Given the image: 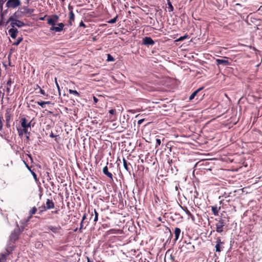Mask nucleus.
Returning a JSON list of instances; mask_svg holds the SVG:
<instances>
[{
	"instance_id": "nucleus-24",
	"label": "nucleus",
	"mask_w": 262,
	"mask_h": 262,
	"mask_svg": "<svg viewBox=\"0 0 262 262\" xmlns=\"http://www.w3.org/2000/svg\"><path fill=\"white\" fill-rule=\"evenodd\" d=\"M16 26L18 27V28H20V27L25 26L26 25V24L24 22H23L21 20H18V19H17L16 20Z\"/></svg>"
},
{
	"instance_id": "nucleus-64",
	"label": "nucleus",
	"mask_w": 262,
	"mask_h": 262,
	"mask_svg": "<svg viewBox=\"0 0 262 262\" xmlns=\"http://www.w3.org/2000/svg\"><path fill=\"white\" fill-rule=\"evenodd\" d=\"M62 2H64L66 0H61Z\"/></svg>"
},
{
	"instance_id": "nucleus-45",
	"label": "nucleus",
	"mask_w": 262,
	"mask_h": 262,
	"mask_svg": "<svg viewBox=\"0 0 262 262\" xmlns=\"http://www.w3.org/2000/svg\"><path fill=\"white\" fill-rule=\"evenodd\" d=\"M31 122L32 121H30L29 122H28L27 124V126H26V128L27 129H29L30 128V129H31Z\"/></svg>"
},
{
	"instance_id": "nucleus-48",
	"label": "nucleus",
	"mask_w": 262,
	"mask_h": 262,
	"mask_svg": "<svg viewBox=\"0 0 262 262\" xmlns=\"http://www.w3.org/2000/svg\"><path fill=\"white\" fill-rule=\"evenodd\" d=\"M102 227L103 228H108L110 227V225L107 224H103L102 225Z\"/></svg>"
},
{
	"instance_id": "nucleus-6",
	"label": "nucleus",
	"mask_w": 262,
	"mask_h": 262,
	"mask_svg": "<svg viewBox=\"0 0 262 262\" xmlns=\"http://www.w3.org/2000/svg\"><path fill=\"white\" fill-rule=\"evenodd\" d=\"M68 9L70 10L69 24L70 26H72L73 22H74L75 20V15L73 11V7L72 6H69Z\"/></svg>"
},
{
	"instance_id": "nucleus-26",
	"label": "nucleus",
	"mask_w": 262,
	"mask_h": 262,
	"mask_svg": "<svg viewBox=\"0 0 262 262\" xmlns=\"http://www.w3.org/2000/svg\"><path fill=\"white\" fill-rule=\"evenodd\" d=\"M23 40V37H18L17 40L13 43V45L17 46H18Z\"/></svg>"
},
{
	"instance_id": "nucleus-63",
	"label": "nucleus",
	"mask_w": 262,
	"mask_h": 262,
	"mask_svg": "<svg viewBox=\"0 0 262 262\" xmlns=\"http://www.w3.org/2000/svg\"><path fill=\"white\" fill-rule=\"evenodd\" d=\"M51 184H52V185H54L53 182H52Z\"/></svg>"
},
{
	"instance_id": "nucleus-40",
	"label": "nucleus",
	"mask_w": 262,
	"mask_h": 262,
	"mask_svg": "<svg viewBox=\"0 0 262 262\" xmlns=\"http://www.w3.org/2000/svg\"><path fill=\"white\" fill-rule=\"evenodd\" d=\"M83 222L81 221L80 225V228L79 229V231L80 233L82 232V229H83Z\"/></svg>"
},
{
	"instance_id": "nucleus-19",
	"label": "nucleus",
	"mask_w": 262,
	"mask_h": 262,
	"mask_svg": "<svg viewBox=\"0 0 262 262\" xmlns=\"http://www.w3.org/2000/svg\"><path fill=\"white\" fill-rule=\"evenodd\" d=\"M123 163L124 168L130 173V170L129 168L128 167V165H131L130 163L127 162V161L124 158L123 159Z\"/></svg>"
},
{
	"instance_id": "nucleus-29",
	"label": "nucleus",
	"mask_w": 262,
	"mask_h": 262,
	"mask_svg": "<svg viewBox=\"0 0 262 262\" xmlns=\"http://www.w3.org/2000/svg\"><path fill=\"white\" fill-rule=\"evenodd\" d=\"M107 60L108 61H114L115 59L111 55L108 54L107 55Z\"/></svg>"
},
{
	"instance_id": "nucleus-16",
	"label": "nucleus",
	"mask_w": 262,
	"mask_h": 262,
	"mask_svg": "<svg viewBox=\"0 0 262 262\" xmlns=\"http://www.w3.org/2000/svg\"><path fill=\"white\" fill-rule=\"evenodd\" d=\"M204 89V87H201L197 89L196 91H195L189 97V100H191L196 96L197 94L200 92L201 90H202Z\"/></svg>"
},
{
	"instance_id": "nucleus-2",
	"label": "nucleus",
	"mask_w": 262,
	"mask_h": 262,
	"mask_svg": "<svg viewBox=\"0 0 262 262\" xmlns=\"http://www.w3.org/2000/svg\"><path fill=\"white\" fill-rule=\"evenodd\" d=\"M20 0H8L6 4V7L8 9H15L21 5Z\"/></svg>"
},
{
	"instance_id": "nucleus-57",
	"label": "nucleus",
	"mask_w": 262,
	"mask_h": 262,
	"mask_svg": "<svg viewBox=\"0 0 262 262\" xmlns=\"http://www.w3.org/2000/svg\"><path fill=\"white\" fill-rule=\"evenodd\" d=\"M50 137L51 138H54L55 137V136L54 135L53 133H51V134H50Z\"/></svg>"
},
{
	"instance_id": "nucleus-54",
	"label": "nucleus",
	"mask_w": 262,
	"mask_h": 262,
	"mask_svg": "<svg viewBox=\"0 0 262 262\" xmlns=\"http://www.w3.org/2000/svg\"><path fill=\"white\" fill-rule=\"evenodd\" d=\"M47 15H46L43 17H40L39 19L41 20H44L45 19V17H47Z\"/></svg>"
},
{
	"instance_id": "nucleus-9",
	"label": "nucleus",
	"mask_w": 262,
	"mask_h": 262,
	"mask_svg": "<svg viewBox=\"0 0 262 262\" xmlns=\"http://www.w3.org/2000/svg\"><path fill=\"white\" fill-rule=\"evenodd\" d=\"M143 43L145 45L152 46L155 44V41L150 37H145L143 39Z\"/></svg>"
},
{
	"instance_id": "nucleus-1",
	"label": "nucleus",
	"mask_w": 262,
	"mask_h": 262,
	"mask_svg": "<svg viewBox=\"0 0 262 262\" xmlns=\"http://www.w3.org/2000/svg\"><path fill=\"white\" fill-rule=\"evenodd\" d=\"M59 18V16L56 14L52 15L48 17L47 19V24L49 25L52 26L50 29V31L60 32L63 30L64 25L62 23H58L57 27L55 26L56 22L58 20Z\"/></svg>"
},
{
	"instance_id": "nucleus-47",
	"label": "nucleus",
	"mask_w": 262,
	"mask_h": 262,
	"mask_svg": "<svg viewBox=\"0 0 262 262\" xmlns=\"http://www.w3.org/2000/svg\"><path fill=\"white\" fill-rule=\"evenodd\" d=\"M161 140L160 139H156V146H159L161 144Z\"/></svg>"
},
{
	"instance_id": "nucleus-28",
	"label": "nucleus",
	"mask_w": 262,
	"mask_h": 262,
	"mask_svg": "<svg viewBox=\"0 0 262 262\" xmlns=\"http://www.w3.org/2000/svg\"><path fill=\"white\" fill-rule=\"evenodd\" d=\"M94 214H95V217H94V221L95 222H97L98 220V213L97 212V211L96 210V209H94Z\"/></svg>"
},
{
	"instance_id": "nucleus-43",
	"label": "nucleus",
	"mask_w": 262,
	"mask_h": 262,
	"mask_svg": "<svg viewBox=\"0 0 262 262\" xmlns=\"http://www.w3.org/2000/svg\"><path fill=\"white\" fill-rule=\"evenodd\" d=\"M116 111L115 109H111L109 111V113L113 115L116 114Z\"/></svg>"
},
{
	"instance_id": "nucleus-52",
	"label": "nucleus",
	"mask_w": 262,
	"mask_h": 262,
	"mask_svg": "<svg viewBox=\"0 0 262 262\" xmlns=\"http://www.w3.org/2000/svg\"><path fill=\"white\" fill-rule=\"evenodd\" d=\"M6 91H7L8 94H9L10 93V86H7Z\"/></svg>"
},
{
	"instance_id": "nucleus-46",
	"label": "nucleus",
	"mask_w": 262,
	"mask_h": 262,
	"mask_svg": "<svg viewBox=\"0 0 262 262\" xmlns=\"http://www.w3.org/2000/svg\"><path fill=\"white\" fill-rule=\"evenodd\" d=\"M24 9H25L26 12L27 13H31L33 12V10L31 11L30 9H28L27 7H24Z\"/></svg>"
},
{
	"instance_id": "nucleus-33",
	"label": "nucleus",
	"mask_w": 262,
	"mask_h": 262,
	"mask_svg": "<svg viewBox=\"0 0 262 262\" xmlns=\"http://www.w3.org/2000/svg\"><path fill=\"white\" fill-rule=\"evenodd\" d=\"M212 211L215 215H217L218 214V210L216 207H212Z\"/></svg>"
},
{
	"instance_id": "nucleus-3",
	"label": "nucleus",
	"mask_w": 262,
	"mask_h": 262,
	"mask_svg": "<svg viewBox=\"0 0 262 262\" xmlns=\"http://www.w3.org/2000/svg\"><path fill=\"white\" fill-rule=\"evenodd\" d=\"M46 228L51 231L52 233L54 234H59L60 233L62 228L60 225L57 226H52V225H47L46 226Z\"/></svg>"
},
{
	"instance_id": "nucleus-37",
	"label": "nucleus",
	"mask_w": 262,
	"mask_h": 262,
	"mask_svg": "<svg viewBox=\"0 0 262 262\" xmlns=\"http://www.w3.org/2000/svg\"><path fill=\"white\" fill-rule=\"evenodd\" d=\"M30 171H31V174H32L34 179L35 180V181H37L38 179H37V177L36 174L34 171H33L32 170H30Z\"/></svg>"
},
{
	"instance_id": "nucleus-34",
	"label": "nucleus",
	"mask_w": 262,
	"mask_h": 262,
	"mask_svg": "<svg viewBox=\"0 0 262 262\" xmlns=\"http://www.w3.org/2000/svg\"><path fill=\"white\" fill-rule=\"evenodd\" d=\"M188 38V35H185L184 36H181L180 38H179L178 40V41H182V40H184L185 39H186V38Z\"/></svg>"
},
{
	"instance_id": "nucleus-23",
	"label": "nucleus",
	"mask_w": 262,
	"mask_h": 262,
	"mask_svg": "<svg viewBox=\"0 0 262 262\" xmlns=\"http://www.w3.org/2000/svg\"><path fill=\"white\" fill-rule=\"evenodd\" d=\"M168 7V9L169 12H172L174 10L173 7L171 3L170 0L167 1Z\"/></svg>"
},
{
	"instance_id": "nucleus-55",
	"label": "nucleus",
	"mask_w": 262,
	"mask_h": 262,
	"mask_svg": "<svg viewBox=\"0 0 262 262\" xmlns=\"http://www.w3.org/2000/svg\"><path fill=\"white\" fill-rule=\"evenodd\" d=\"M7 1H8V0H0V2H1V3L3 5H4V4L6 2H7Z\"/></svg>"
},
{
	"instance_id": "nucleus-4",
	"label": "nucleus",
	"mask_w": 262,
	"mask_h": 262,
	"mask_svg": "<svg viewBox=\"0 0 262 262\" xmlns=\"http://www.w3.org/2000/svg\"><path fill=\"white\" fill-rule=\"evenodd\" d=\"M216 244L215 246V251L216 252H220L222 251V249L224 248V247L222 245L224 244V243L223 242H222L220 237H218L216 238Z\"/></svg>"
},
{
	"instance_id": "nucleus-53",
	"label": "nucleus",
	"mask_w": 262,
	"mask_h": 262,
	"mask_svg": "<svg viewBox=\"0 0 262 262\" xmlns=\"http://www.w3.org/2000/svg\"><path fill=\"white\" fill-rule=\"evenodd\" d=\"M55 83H56V86L57 87L58 90L59 91V85H58V83L57 82L56 78H55Z\"/></svg>"
},
{
	"instance_id": "nucleus-61",
	"label": "nucleus",
	"mask_w": 262,
	"mask_h": 262,
	"mask_svg": "<svg viewBox=\"0 0 262 262\" xmlns=\"http://www.w3.org/2000/svg\"><path fill=\"white\" fill-rule=\"evenodd\" d=\"M88 262H92V261H91L90 260V259H89V258H88Z\"/></svg>"
},
{
	"instance_id": "nucleus-8",
	"label": "nucleus",
	"mask_w": 262,
	"mask_h": 262,
	"mask_svg": "<svg viewBox=\"0 0 262 262\" xmlns=\"http://www.w3.org/2000/svg\"><path fill=\"white\" fill-rule=\"evenodd\" d=\"M185 243L186 245L183 246V247L187 250V252H192L194 251L195 247L191 242L186 243L185 242Z\"/></svg>"
},
{
	"instance_id": "nucleus-11",
	"label": "nucleus",
	"mask_w": 262,
	"mask_h": 262,
	"mask_svg": "<svg viewBox=\"0 0 262 262\" xmlns=\"http://www.w3.org/2000/svg\"><path fill=\"white\" fill-rule=\"evenodd\" d=\"M18 31L16 28H11L8 30V33L12 38H15L17 36Z\"/></svg>"
},
{
	"instance_id": "nucleus-18",
	"label": "nucleus",
	"mask_w": 262,
	"mask_h": 262,
	"mask_svg": "<svg viewBox=\"0 0 262 262\" xmlns=\"http://www.w3.org/2000/svg\"><path fill=\"white\" fill-rule=\"evenodd\" d=\"M37 211V209L36 207H33L30 211H29V216L28 217V220H29L32 218L33 215L35 214Z\"/></svg>"
},
{
	"instance_id": "nucleus-21",
	"label": "nucleus",
	"mask_w": 262,
	"mask_h": 262,
	"mask_svg": "<svg viewBox=\"0 0 262 262\" xmlns=\"http://www.w3.org/2000/svg\"><path fill=\"white\" fill-rule=\"evenodd\" d=\"M8 12V9L4 10L3 8H2V11L0 10V16L2 19H5V15L7 14Z\"/></svg>"
},
{
	"instance_id": "nucleus-56",
	"label": "nucleus",
	"mask_w": 262,
	"mask_h": 262,
	"mask_svg": "<svg viewBox=\"0 0 262 262\" xmlns=\"http://www.w3.org/2000/svg\"><path fill=\"white\" fill-rule=\"evenodd\" d=\"M30 136V134L26 135V139L27 141L29 140Z\"/></svg>"
},
{
	"instance_id": "nucleus-25",
	"label": "nucleus",
	"mask_w": 262,
	"mask_h": 262,
	"mask_svg": "<svg viewBox=\"0 0 262 262\" xmlns=\"http://www.w3.org/2000/svg\"><path fill=\"white\" fill-rule=\"evenodd\" d=\"M17 19H15L14 17V16H10L9 19L6 21L5 26H6L9 22H13L15 21Z\"/></svg>"
},
{
	"instance_id": "nucleus-27",
	"label": "nucleus",
	"mask_w": 262,
	"mask_h": 262,
	"mask_svg": "<svg viewBox=\"0 0 262 262\" xmlns=\"http://www.w3.org/2000/svg\"><path fill=\"white\" fill-rule=\"evenodd\" d=\"M69 92L71 94H73V95H76L77 96H80L79 93L76 90H73L70 89L69 90Z\"/></svg>"
},
{
	"instance_id": "nucleus-49",
	"label": "nucleus",
	"mask_w": 262,
	"mask_h": 262,
	"mask_svg": "<svg viewBox=\"0 0 262 262\" xmlns=\"http://www.w3.org/2000/svg\"><path fill=\"white\" fill-rule=\"evenodd\" d=\"M79 26L80 27H84V28L86 27L85 25L84 24V23L82 21H81L80 23Z\"/></svg>"
},
{
	"instance_id": "nucleus-32",
	"label": "nucleus",
	"mask_w": 262,
	"mask_h": 262,
	"mask_svg": "<svg viewBox=\"0 0 262 262\" xmlns=\"http://www.w3.org/2000/svg\"><path fill=\"white\" fill-rule=\"evenodd\" d=\"M37 104L39 105L42 108L45 107V101H37L36 102Z\"/></svg>"
},
{
	"instance_id": "nucleus-17",
	"label": "nucleus",
	"mask_w": 262,
	"mask_h": 262,
	"mask_svg": "<svg viewBox=\"0 0 262 262\" xmlns=\"http://www.w3.org/2000/svg\"><path fill=\"white\" fill-rule=\"evenodd\" d=\"M18 234L14 232L11 233L10 236V239L11 242H14L18 239Z\"/></svg>"
},
{
	"instance_id": "nucleus-14",
	"label": "nucleus",
	"mask_w": 262,
	"mask_h": 262,
	"mask_svg": "<svg viewBox=\"0 0 262 262\" xmlns=\"http://www.w3.org/2000/svg\"><path fill=\"white\" fill-rule=\"evenodd\" d=\"M47 209L54 208L55 207L54 203L52 200L47 199L46 201V205L45 206Z\"/></svg>"
},
{
	"instance_id": "nucleus-60",
	"label": "nucleus",
	"mask_w": 262,
	"mask_h": 262,
	"mask_svg": "<svg viewBox=\"0 0 262 262\" xmlns=\"http://www.w3.org/2000/svg\"><path fill=\"white\" fill-rule=\"evenodd\" d=\"M53 213H58V210H56L55 211H53Z\"/></svg>"
},
{
	"instance_id": "nucleus-7",
	"label": "nucleus",
	"mask_w": 262,
	"mask_h": 262,
	"mask_svg": "<svg viewBox=\"0 0 262 262\" xmlns=\"http://www.w3.org/2000/svg\"><path fill=\"white\" fill-rule=\"evenodd\" d=\"M216 64L217 66L222 65L223 66H227L230 65V62L226 59H216L215 60Z\"/></svg>"
},
{
	"instance_id": "nucleus-35",
	"label": "nucleus",
	"mask_w": 262,
	"mask_h": 262,
	"mask_svg": "<svg viewBox=\"0 0 262 262\" xmlns=\"http://www.w3.org/2000/svg\"><path fill=\"white\" fill-rule=\"evenodd\" d=\"M23 132H24V134H26V135L30 134V132L29 130V129L26 128H23Z\"/></svg>"
},
{
	"instance_id": "nucleus-39",
	"label": "nucleus",
	"mask_w": 262,
	"mask_h": 262,
	"mask_svg": "<svg viewBox=\"0 0 262 262\" xmlns=\"http://www.w3.org/2000/svg\"><path fill=\"white\" fill-rule=\"evenodd\" d=\"M17 131L19 136L21 137L23 135L24 132H23V129L17 128Z\"/></svg>"
},
{
	"instance_id": "nucleus-50",
	"label": "nucleus",
	"mask_w": 262,
	"mask_h": 262,
	"mask_svg": "<svg viewBox=\"0 0 262 262\" xmlns=\"http://www.w3.org/2000/svg\"><path fill=\"white\" fill-rule=\"evenodd\" d=\"M86 213H84L83 215L81 221L83 222L86 219Z\"/></svg>"
},
{
	"instance_id": "nucleus-30",
	"label": "nucleus",
	"mask_w": 262,
	"mask_h": 262,
	"mask_svg": "<svg viewBox=\"0 0 262 262\" xmlns=\"http://www.w3.org/2000/svg\"><path fill=\"white\" fill-rule=\"evenodd\" d=\"M117 18L118 15H116L114 18L108 21V23L110 24H114L116 22Z\"/></svg>"
},
{
	"instance_id": "nucleus-38",
	"label": "nucleus",
	"mask_w": 262,
	"mask_h": 262,
	"mask_svg": "<svg viewBox=\"0 0 262 262\" xmlns=\"http://www.w3.org/2000/svg\"><path fill=\"white\" fill-rule=\"evenodd\" d=\"M8 254H3L2 255V257L0 258V261L1 262H3L2 261H5L6 260V257L7 256V255H8Z\"/></svg>"
},
{
	"instance_id": "nucleus-44",
	"label": "nucleus",
	"mask_w": 262,
	"mask_h": 262,
	"mask_svg": "<svg viewBox=\"0 0 262 262\" xmlns=\"http://www.w3.org/2000/svg\"><path fill=\"white\" fill-rule=\"evenodd\" d=\"M4 19H2V17H1L0 26H1L2 25H5L6 22L4 21Z\"/></svg>"
},
{
	"instance_id": "nucleus-51",
	"label": "nucleus",
	"mask_w": 262,
	"mask_h": 262,
	"mask_svg": "<svg viewBox=\"0 0 262 262\" xmlns=\"http://www.w3.org/2000/svg\"><path fill=\"white\" fill-rule=\"evenodd\" d=\"M143 121H144V119H140V120H139L138 121V124L139 125H140V124H141L143 123Z\"/></svg>"
},
{
	"instance_id": "nucleus-59",
	"label": "nucleus",
	"mask_w": 262,
	"mask_h": 262,
	"mask_svg": "<svg viewBox=\"0 0 262 262\" xmlns=\"http://www.w3.org/2000/svg\"><path fill=\"white\" fill-rule=\"evenodd\" d=\"M94 100L95 102H97L98 101V99L95 97H94Z\"/></svg>"
},
{
	"instance_id": "nucleus-20",
	"label": "nucleus",
	"mask_w": 262,
	"mask_h": 262,
	"mask_svg": "<svg viewBox=\"0 0 262 262\" xmlns=\"http://www.w3.org/2000/svg\"><path fill=\"white\" fill-rule=\"evenodd\" d=\"M28 120L26 118H22L20 120L21 126L23 128H26Z\"/></svg>"
},
{
	"instance_id": "nucleus-42",
	"label": "nucleus",
	"mask_w": 262,
	"mask_h": 262,
	"mask_svg": "<svg viewBox=\"0 0 262 262\" xmlns=\"http://www.w3.org/2000/svg\"><path fill=\"white\" fill-rule=\"evenodd\" d=\"M10 26H11L12 28H15V27L16 26V21H13V22H11L10 23Z\"/></svg>"
},
{
	"instance_id": "nucleus-12",
	"label": "nucleus",
	"mask_w": 262,
	"mask_h": 262,
	"mask_svg": "<svg viewBox=\"0 0 262 262\" xmlns=\"http://www.w3.org/2000/svg\"><path fill=\"white\" fill-rule=\"evenodd\" d=\"M121 232L122 230L120 229H111L105 232V235L107 236L112 234H120L121 233Z\"/></svg>"
},
{
	"instance_id": "nucleus-5",
	"label": "nucleus",
	"mask_w": 262,
	"mask_h": 262,
	"mask_svg": "<svg viewBox=\"0 0 262 262\" xmlns=\"http://www.w3.org/2000/svg\"><path fill=\"white\" fill-rule=\"evenodd\" d=\"M215 225L216 232L221 233L223 231V227L225 226V223L223 220H220Z\"/></svg>"
},
{
	"instance_id": "nucleus-15",
	"label": "nucleus",
	"mask_w": 262,
	"mask_h": 262,
	"mask_svg": "<svg viewBox=\"0 0 262 262\" xmlns=\"http://www.w3.org/2000/svg\"><path fill=\"white\" fill-rule=\"evenodd\" d=\"M181 208L186 212L187 215L191 219L192 221L193 222H194L195 221V217H194V215L193 214H192L191 213V212L188 210L187 207H186V206L182 207L181 206Z\"/></svg>"
},
{
	"instance_id": "nucleus-22",
	"label": "nucleus",
	"mask_w": 262,
	"mask_h": 262,
	"mask_svg": "<svg viewBox=\"0 0 262 262\" xmlns=\"http://www.w3.org/2000/svg\"><path fill=\"white\" fill-rule=\"evenodd\" d=\"M38 210H39L38 213L39 214H41L42 213V212H43L44 211L47 210V209L46 208L45 205H42L41 206L39 207Z\"/></svg>"
},
{
	"instance_id": "nucleus-36",
	"label": "nucleus",
	"mask_w": 262,
	"mask_h": 262,
	"mask_svg": "<svg viewBox=\"0 0 262 262\" xmlns=\"http://www.w3.org/2000/svg\"><path fill=\"white\" fill-rule=\"evenodd\" d=\"M13 81L11 78H9L7 82V86H11V84L12 83Z\"/></svg>"
},
{
	"instance_id": "nucleus-41",
	"label": "nucleus",
	"mask_w": 262,
	"mask_h": 262,
	"mask_svg": "<svg viewBox=\"0 0 262 262\" xmlns=\"http://www.w3.org/2000/svg\"><path fill=\"white\" fill-rule=\"evenodd\" d=\"M46 178H47V180L48 181H49L51 180V177H50V174L49 173V172H46Z\"/></svg>"
},
{
	"instance_id": "nucleus-58",
	"label": "nucleus",
	"mask_w": 262,
	"mask_h": 262,
	"mask_svg": "<svg viewBox=\"0 0 262 262\" xmlns=\"http://www.w3.org/2000/svg\"><path fill=\"white\" fill-rule=\"evenodd\" d=\"M45 105L46 104H51V101H45Z\"/></svg>"
},
{
	"instance_id": "nucleus-62",
	"label": "nucleus",
	"mask_w": 262,
	"mask_h": 262,
	"mask_svg": "<svg viewBox=\"0 0 262 262\" xmlns=\"http://www.w3.org/2000/svg\"><path fill=\"white\" fill-rule=\"evenodd\" d=\"M171 257L172 259L173 260H174V258H173V257H172V256H171Z\"/></svg>"
},
{
	"instance_id": "nucleus-10",
	"label": "nucleus",
	"mask_w": 262,
	"mask_h": 262,
	"mask_svg": "<svg viewBox=\"0 0 262 262\" xmlns=\"http://www.w3.org/2000/svg\"><path fill=\"white\" fill-rule=\"evenodd\" d=\"M181 233V230L178 227H176L174 230V242L176 243L179 238Z\"/></svg>"
},
{
	"instance_id": "nucleus-31",
	"label": "nucleus",
	"mask_w": 262,
	"mask_h": 262,
	"mask_svg": "<svg viewBox=\"0 0 262 262\" xmlns=\"http://www.w3.org/2000/svg\"><path fill=\"white\" fill-rule=\"evenodd\" d=\"M37 87L39 89V93H40V94H41L42 95H44V96H47V97L48 96V95L47 94H46V93L45 91L41 89L39 87V86H38V85H37Z\"/></svg>"
},
{
	"instance_id": "nucleus-13",
	"label": "nucleus",
	"mask_w": 262,
	"mask_h": 262,
	"mask_svg": "<svg viewBox=\"0 0 262 262\" xmlns=\"http://www.w3.org/2000/svg\"><path fill=\"white\" fill-rule=\"evenodd\" d=\"M102 172L105 175H106L107 177L110 178L112 180H113V174L110 172L108 171L107 166H105L103 168Z\"/></svg>"
}]
</instances>
